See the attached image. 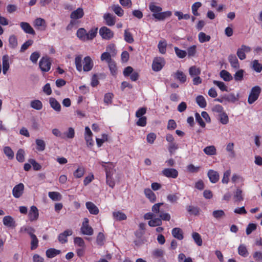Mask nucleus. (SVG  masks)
Listing matches in <instances>:
<instances>
[{"label":"nucleus","instance_id":"f257e3e1","mask_svg":"<svg viewBox=\"0 0 262 262\" xmlns=\"http://www.w3.org/2000/svg\"><path fill=\"white\" fill-rule=\"evenodd\" d=\"M149 9L152 13V16L158 21H163L172 15V12L166 11L162 12V8L156 6L154 3H151L149 5Z\"/></svg>","mask_w":262,"mask_h":262},{"label":"nucleus","instance_id":"f03ea898","mask_svg":"<svg viewBox=\"0 0 262 262\" xmlns=\"http://www.w3.org/2000/svg\"><path fill=\"white\" fill-rule=\"evenodd\" d=\"M81 62L82 56H77L75 58V63L76 69L78 71L81 72L83 69L84 72H89L93 69L94 66V62L91 57L88 56L84 58L83 61V67Z\"/></svg>","mask_w":262,"mask_h":262},{"label":"nucleus","instance_id":"7ed1b4c3","mask_svg":"<svg viewBox=\"0 0 262 262\" xmlns=\"http://www.w3.org/2000/svg\"><path fill=\"white\" fill-rule=\"evenodd\" d=\"M98 28H92L88 32L83 28L78 29L76 32L77 37L82 41L93 39L97 34Z\"/></svg>","mask_w":262,"mask_h":262},{"label":"nucleus","instance_id":"20e7f679","mask_svg":"<svg viewBox=\"0 0 262 262\" xmlns=\"http://www.w3.org/2000/svg\"><path fill=\"white\" fill-rule=\"evenodd\" d=\"M261 93V88L259 86H254L250 91L248 98V102L251 104L257 100Z\"/></svg>","mask_w":262,"mask_h":262},{"label":"nucleus","instance_id":"39448f33","mask_svg":"<svg viewBox=\"0 0 262 262\" xmlns=\"http://www.w3.org/2000/svg\"><path fill=\"white\" fill-rule=\"evenodd\" d=\"M52 61L48 56L42 57L39 62V67L43 72H47L51 69Z\"/></svg>","mask_w":262,"mask_h":262},{"label":"nucleus","instance_id":"423d86ee","mask_svg":"<svg viewBox=\"0 0 262 262\" xmlns=\"http://www.w3.org/2000/svg\"><path fill=\"white\" fill-rule=\"evenodd\" d=\"M89 220L88 218H84L80 228V232L83 235H92L94 230L89 225Z\"/></svg>","mask_w":262,"mask_h":262},{"label":"nucleus","instance_id":"0eeeda50","mask_svg":"<svg viewBox=\"0 0 262 262\" xmlns=\"http://www.w3.org/2000/svg\"><path fill=\"white\" fill-rule=\"evenodd\" d=\"M165 64V61L162 57H156L152 63V69L155 72L160 71Z\"/></svg>","mask_w":262,"mask_h":262},{"label":"nucleus","instance_id":"6e6552de","mask_svg":"<svg viewBox=\"0 0 262 262\" xmlns=\"http://www.w3.org/2000/svg\"><path fill=\"white\" fill-rule=\"evenodd\" d=\"M99 163L104 168L106 176L114 174L116 172V169L114 168L115 165L113 163L101 161Z\"/></svg>","mask_w":262,"mask_h":262},{"label":"nucleus","instance_id":"1a4fd4ad","mask_svg":"<svg viewBox=\"0 0 262 262\" xmlns=\"http://www.w3.org/2000/svg\"><path fill=\"white\" fill-rule=\"evenodd\" d=\"M99 34L102 38L110 40L114 36V32L106 27H102L99 30Z\"/></svg>","mask_w":262,"mask_h":262},{"label":"nucleus","instance_id":"9d476101","mask_svg":"<svg viewBox=\"0 0 262 262\" xmlns=\"http://www.w3.org/2000/svg\"><path fill=\"white\" fill-rule=\"evenodd\" d=\"M162 174L167 178L176 179L178 177L179 173L174 168H166L163 169Z\"/></svg>","mask_w":262,"mask_h":262},{"label":"nucleus","instance_id":"9b49d317","mask_svg":"<svg viewBox=\"0 0 262 262\" xmlns=\"http://www.w3.org/2000/svg\"><path fill=\"white\" fill-rule=\"evenodd\" d=\"M251 51V48L245 45H242L241 48L237 51V55L241 60H244L246 58V53H249Z\"/></svg>","mask_w":262,"mask_h":262},{"label":"nucleus","instance_id":"f8f14e48","mask_svg":"<svg viewBox=\"0 0 262 262\" xmlns=\"http://www.w3.org/2000/svg\"><path fill=\"white\" fill-rule=\"evenodd\" d=\"M24 185L23 183H19L15 185L12 190V194L15 198H20L24 192Z\"/></svg>","mask_w":262,"mask_h":262},{"label":"nucleus","instance_id":"ddd939ff","mask_svg":"<svg viewBox=\"0 0 262 262\" xmlns=\"http://www.w3.org/2000/svg\"><path fill=\"white\" fill-rule=\"evenodd\" d=\"M4 225L9 228H15L16 226L14 219L10 215L5 216L3 220Z\"/></svg>","mask_w":262,"mask_h":262},{"label":"nucleus","instance_id":"4468645a","mask_svg":"<svg viewBox=\"0 0 262 262\" xmlns=\"http://www.w3.org/2000/svg\"><path fill=\"white\" fill-rule=\"evenodd\" d=\"M34 27L40 31H45L46 29V23L44 19L37 18L34 21Z\"/></svg>","mask_w":262,"mask_h":262},{"label":"nucleus","instance_id":"2eb2a0df","mask_svg":"<svg viewBox=\"0 0 262 262\" xmlns=\"http://www.w3.org/2000/svg\"><path fill=\"white\" fill-rule=\"evenodd\" d=\"M39 216L38 210L35 206L31 207L28 216L30 221H34L38 219Z\"/></svg>","mask_w":262,"mask_h":262},{"label":"nucleus","instance_id":"dca6fc26","mask_svg":"<svg viewBox=\"0 0 262 262\" xmlns=\"http://www.w3.org/2000/svg\"><path fill=\"white\" fill-rule=\"evenodd\" d=\"M20 26L21 29L27 34H29L31 35H34L35 34V32L32 27L30 26V25L26 22H21L20 24Z\"/></svg>","mask_w":262,"mask_h":262},{"label":"nucleus","instance_id":"f3484780","mask_svg":"<svg viewBox=\"0 0 262 262\" xmlns=\"http://www.w3.org/2000/svg\"><path fill=\"white\" fill-rule=\"evenodd\" d=\"M73 232L71 230H65L63 232L59 234L58 239L61 244H64L68 242L67 237L72 234Z\"/></svg>","mask_w":262,"mask_h":262},{"label":"nucleus","instance_id":"a211bd4d","mask_svg":"<svg viewBox=\"0 0 262 262\" xmlns=\"http://www.w3.org/2000/svg\"><path fill=\"white\" fill-rule=\"evenodd\" d=\"M105 24L108 26H113L116 23V17L111 13H106L103 16Z\"/></svg>","mask_w":262,"mask_h":262},{"label":"nucleus","instance_id":"6ab92c4d","mask_svg":"<svg viewBox=\"0 0 262 262\" xmlns=\"http://www.w3.org/2000/svg\"><path fill=\"white\" fill-rule=\"evenodd\" d=\"M207 175L210 181L212 183H216L219 180L220 176L219 173L213 170H209L208 171Z\"/></svg>","mask_w":262,"mask_h":262},{"label":"nucleus","instance_id":"aec40b11","mask_svg":"<svg viewBox=\"0 0 262 262\" xmlns=\"http://www.w3.org/2000/svg\"><path fill=\"white\" fill-rule=\"evenodd\" d=\"M85 206L91 214L97 215L99 213L98 208L93 203L87 202L85 203Z\"/></svg>","mask_w":262,"mask_h":262},{"label":"nucleus","instance_id":"412c9836","mask_svg":"<svg viewBox=\"0 0 262 262\" xmlns=\"http://www.w3.org/2000/svg\"><path fill=\"white\" fill-rule=\"evenodd\" d=\"M84 12L83 9L82 8H78L71 13L70 17L73 19H78L82 18Z\"/></svg>","mask_w":262,"mask_h":262},{"label":"nucleus","instance_id":"4be33fe9","mask_svg":"<svg viewBox=\"0 0 262 262\" xmlns=\"http://www.w3.org/2000/svg\"><path fill=\"white\" fill-rule=\"evenodd\" d=\"M3 61V72L4 74H6L8 71L10 64H9V56L8 55H4L2 57Z\"/></svg>","mask_w":262,"mask_h":262},{"label":"nucleus","instance_id":"5701e85b","mask_svg":"<svg viewBox=\"0 0 262 262\" xmlns=\"http://www.w3.org/2000/svg\"><path fill=\"white\" fill-rule=\"evenodd\" d=\"M49 103L51 107L56 112H59L61 111V105L58 101L54 98H49Z\"/></svg>","mask_w":262,"mask_h":262},{"label":"nucleus","instance_id":"b1692460","mask_svg":"<svg viewBox=\"0 0 262 262\" xmlns=\"http://www.w3.org/2000/svg\"><path fill=\"white\" fill-rule=\"evenodd\" d=\"M172 236L179 240H182L184 238L183 233L180 228H174L171 231Z\"/></svg>","mask_w":262,"mask_h":262},{"label":"nucleus","instance_id":"393cba45","mask_svg":"<svg viewBox=\"0 0 262 262\" xmlns=\"http://www.w3.org/2000/svg\"><path fill=\"white\" fill-rule=\"evenodd\" d=\"M174 77L180 81L181 83H184L186 81V76L185 74L181 71L178 70L173 74Z\"/></svg>","mask_w":262,"mask_h":262},{"label":"nucleus","instance_id":"a878e982","mask_svg":"<svg viewBox=\"0 0 262 262\" xmlns=\"http://www.w3.org/2000/svg\"><path fill=\"white\" fill-rule=\"evenodd\" d=\"M144 194L147 198H148L151 203H154L156 201V194L149 188L144 189Z\"/></svg>","mask_w":262,"mask_h":262},{"label":"nucleus","instance_id":"bb28decb","mask_svg":"<svg viewBox=\"0 0 262 262\" xmlns=\"http://www.w3.org/2000/svg\"><path fill=\"white\" fill-rule=\"evenodd\" d=\"M228 60L232 67L237 69L239 65L236 56L234 54H231L228 57Z\"/></svg>","mask_w":262,"mask_h":262},{"label":"nucleus","instance_id":"cd10ccee","mask_svg":"<svg viewBox=\"0 0 262 262\" xmlns=\"http://www.w3.org/2000/svg\"><path fill=\"white\" fill-rule=\"evenodd\" d=\"M109 8L119 17H121L124 14V11L121 7L118 5H113L110 7Z\"/></svg>","mask_w":262,"mask_h":262},{"label":"nucleus","instance_id":"c85d7f7f","mask_svg":"<svg viewBox=\"0 0 262 262\" xmlns=\"http://www.w3.org/2000/svg\"><path fill=\"white\" fill-rule=\"evenodd\" d=\"M84 172V167L82 166H79L78 168L74 171L73 176L75 178H81L83 176Z\"/></svg>","mask_w":262,"mask_h":262},{"label":"nucleus","instance_id":"c756f323","mask_svg":"<svg viewBox=\"0 0 262 262\" xmlns=\"http://www.w3.org/2000/svg\"><path fill=\"white\" fill-rule=\"evenodd\" d=\"M60 252L61 251L59 250L54 248H50L46 251V254L47 257L52 258L59 254Z\"/></svg>","mask_w":262,"mask_h":262},{"label":"nucleus","instance_id":"7c9ffc66","mask_svg":"<svg viewBox=\"0 0 262 262\" xmlns=\"http://www.w3.org/2000/svg\"><path fill=\"white\" fill-rule=\"evenodd\" d=\"M218 119L220 122L224 125H226L229 122V117L225 112L218 115Z\"/></svg>","mask_w":262,"mask_h":262},{"label":"nucleus","instance_id":"2f4dec72","mask_svg":"<svg viewBox=\"0 0 262 262\" xmlns=\"http://www.w3.org/2000/svg\"><path fill=\"white\" fill-rule=\"evenodd\" d=\"M124 39L126 42L128 43H132L134 41V39L133 34L128 31V29H126L124 30Z\"/></svg>","mask_w":262,"mask_h":262},{"label":"nucleus","instance_id":"473e14b6","mask_svg":"<svg viewBox=\"0 0 262 262\" xmlns=\"http://www.w3.org/2000/svg\"><path fill=\"white\" fill-rule=\"evenodd\" d=\"M203 151L205 154L208 156H213L216 154V149L213 145L206 147L204 148Z\"/></svg>","mask_w":262,"mask_h":262},{"label":"nucleus","instance_id":"72a5a7b5","mask_svg":"<svg viewBox=\"0 0 262 262\" xmlns=\"http://www.w3.org/2000/svg\"><path fill=\"white\" fill-rule=\"evenodd\" d=\"M211 39L210 35H206L204 32H201L198 34V39L200 42L204 43L209 41Z\"/></svg>","mask_w":262,"mask_h":262},{"label":"nucleus","instance_id":"f704fd0d","mask_svg":"<svg viewBox=\"0 0 262 262\" xmlns=\"http://www.w3.org/2000/svg\"><path fill=\"white\" fill-rule=\"evenodd\" d=\"M167 43L165 40H161L159 42L158 48L160 53L164 54L166 52Z\"/></svg>","mask_w":262,"mask_h":262},{"label":"nucleus","instance_id":"c9c22d12","mask_svg":"<svg viewBox=\"0 0 262 262\" xmlns=\"http://www.w3.org/2000/svg\"><path fill=\"white\" fill-rule=\"evenodd\" d=\"M35 143L36 144V149L38 151H42L45 149L46 143L43 140L37 139L35 140Z\"/></svg>","mask_w":262,"mask_h":262},{"label":"nucleus","instance_id":"e433bc0d","mask_svg":"<svg viewBox=\"0 0 262 262\" xmlns=\"http://www.w3.org/2000/svg\"><path fill=\"white\" fill-rule=\"evenodd\" d=\"M17 39L14 35H11L9 38V47L12 49H15L17 46Z\"/></svg>","mask_w":262,"mask_h":262},{"label":"nucleus","instance_id":"4c0bfd02","mask_svg":"<svg viewBox=\"0 0 262 262\" xmlns=\"http://www.w3.org/2000/svg\"><path fill=\"white\" fill-rule=\"evenodd\" d=\"M234 143H229L227 146L226 149L227 152H229V157L232 158H234L235 157V152L234 150Z\"/></svg>","mask_w":262,"mask_h":262},{"label":"nucleus","instance_id":"58836bf2","mask_svg":"<svg viewBox=\"0 0 262 262\" xmlns=\"http://www.w3.org/2000/svg\"><path fill=\"white\" fill-rule=\"evenodd\" d=\"M196 102L201 108H204L207 105L206 100L202 95H199L196 97Z\"/></svg>","mask_w":262,"mask_h":262},{"label":"nucleus","instance_id":"ea45409f","mask_svg":"<svg viewBox=\"0 0 262 262\" xmlns=\"http://www.w3.org/2000/svg\"><path fill=\"white\" fill-rule=\"evenodd\" d=\"M220 76L226 81H230L232 79L231 75L225 70H223L220 72Z\"/></svg>","mask_w":262,"mask_h":262},{"label":"nucleus","instance_id":"a19ab883","mask_svg":"<svg viewBox=\"0 0 262 262\" xmlns=\"http://www.w3.org/2000/svg\"><path fill=\"white\" fill-rule=\"evenodd\" d=\"M189 73L191 77L199 76L201 74V70L196 66H191L189 69Z\"/></svg>","mask_w":262,"mask_h":262},{"label":"nucleus","instance_id":"79ce46f5","mask_svg":"<svg viewBox=\"0 0 262 262\" xmlns=\"http://www.w3.org/2000/svg\"><path fill=\"white\" fill-rule=\"evenodd\" d=\"M252 69L257 73H260L262 71V64L258 62L257 60H254L252 62Z\"/></svg>","mask_w":262,"mask_h":262},{"label":"nucleus","instance_id":"37998d69","mask_svg":"<svg viewBox=\"0 0 262 262\" xmlns=\"http://www.w3.org/2000/svg\"><path fill=\"white\" fill-rule=\"evenodd\" d=\"M113 215L114 219L117 221L125 220L127 218L125 213L121 211L114 212Z\"/></svg>","mask_w":262,"mask_h":262},{"label":"nucleus","instance_id":"c03bdc74","mask_svg":"<svg viewBox=\"0 0 262 262\" xmlns=\"http://www.w3.org/2000/svg\"><path fill=\"white\" fill-rule=\"evenodd\" d=\"M31 107L36 110H40L42 108V102L39 100H34L31 102Z\"/></svg>","mask_w":262,"mask_h":262},{"label":"nucleus","instance_id":"a18cd8bd","mask_svg":"<svg viewBox=\"0 0 262 262\" xmlns=\"http://www.w3.org/2000/svg\"><path fill=\"white\" fill-rule=\"evenodd\" d=\"M100 59L102 61H106L107 64L114 61V60H113L111 58L110 53L107 52L103 53L101 55Z\"/></svg>","mask_w":262,"mask_h":262},{"label":"nucleus","instance_id":"49530a36","mask_svg":"<svg viewBox=\"0 0 262 262\" xmlns=\"http://www.w3.org/2000/svg\"><path fill=\"white\" fill-rule=\"evenodd\" d=\"M114 97V94L112 93H107L104 95V103L107 105H110L112 103V100Z\"/></svg>","mask_w":262,"mask_h":262},{"label":"nucleus","instance_id":"de8ad7c7","mask_svg":"<svg viewBox=\"0 0 262 262\" xmlns=\"http://www.w3.org/2000/svg\"><path fill=\"white\" fill-rule=\"evenodd\" d=\"M148 225L150 227H156L161 226L162 224L161 219L160 218H154L148 221Z\"/></svg>","mask_w":262,"mask_h":262},{"label":"nucleus","instance_id":"09e8293b","mask_svg":"<svg viewBox=\"0 0 262 262\" xmlns=\"http://www.w3.org/2000/svg\"><path fill=\"white\" fill-rule=\"evenodd\" d=\"M114 174H110L106 176V183L111 188H114L116 183L113 178Z\"/></svg>","mask_w":262,"mask_h":262},{"label":"nucleus","instance_id":"8fccbe9b","mask_svg":"<svg viewBox=\"0 0 262 262\" xmlns=\"http://www.w3.org/2000/svg\"><path fill=\"white\" fill-rule=\"evenodd\" d=\"M31 237V246L30 249L32 250L36 249L38 246V239L35 235L32 236Z\"/></svg>","mask_w":262,"mask_h":262},{"label":"nucleus","instance_id":"3c124183","mask_svg":"<svg viewBox=\"0 0 262 262\" xmlns=\"http://www.w3.org/2000/svg\"><path fill=\"white\" fill-rule=\"evenodd\" d=\"M48 195L49 197L53 201H59L61 199V195L58 192H49Z\"/></svg>","mask_w":262,"mask_h":262},{"label":"nucleus","instance_id":"603ef678","mask_svg":"<svg viewBox=\"0 0 262 262\" xmlns=\"http://www.w3.org/2000/svg\"><path fill=\"white\" fill-rule=\"evenodd\" d=\"M192 237L198 246H201L202 245V239L200 234L197 232H193L192 234Z\"/></svg>","mask_w":262,"mask_h":262},{"label":"nucleus","instance_id":"864d4df0","mask_svg":"<svg viewBox=\"0 0 262 262\" xmlns=\"http://www.w3.org/2000/svg\"><path fill=\"white\" fill-rule=\"evenodd\" d=\"M4 152L8 158L10 160L13 159L14 152L9 146H6L4 148Z\"/></svg>","mask_w":262,"mask_h":262},{"label":"nucleus","instance_id":"5fc2aeb1","mask_svg":"<svg viewBox=\"0 0 262 262\" xmlns=\"http://www.w3.org/2000/svg\"><path fill=\"white\" fill-rule=\"evenodd\" d=\"M238 252L240 255L243 257H247L248 255V250L246 246L243 244H241L239 246Z\"/></svg>","mask_w":262,"mask_h":262},{"label":"nucleus","instance_id":"6e6d98bb","mask_svg":"<svg viewBox=\"0 0 262 262\" xmlns=\"http://www.w3.org/2000/svg\"><path fill=\"white\" fill-rule=\"evenodd\" d=\"M174 50L176 54L180 58H184L187 55V52L185 50L180 49L178 47H175Z\"/></svg>","mask_w":262,"mask_h":262},{"label":"nucleus","instance_id":"4d7b16f0","mask_svg":"<svg viewBox=\"0 0 262 262\" xmlns=\"http://www.w3.org/2000/svg\"><path fill=\"white\" fill-rule=\"evenodd\" d=\"M242 193L243 191L240 188H238L236 189V190L234 194V198L235 201L241 202L244 200Z\"/></svg>","mask_w":262,"mask_h":262},{"label":"nucleus","instance_id":"13d9d810","mask_svg":"<svg viewBox=\"0 0 262 262\" xmlns=\"http://www.w3.org/2000/svg\"><path fill=\"white\" fill-rule=\"evenodd\" d=\"M187 210L190 214L195 215H198L200 212V208L199 207L191 205L187 206Z\"/></svg>","mask_w":262,"mask_h":262},{"label":"nucleus","instance_id":"bf43d9fd","mask_svg":"<svg viewBox=\"0 0 262 262\" xmlns=\"http://www.w3.org/2000/svg\"><path fill=\"white\" fill-rule=\"evenodd\" d=\"M187 54L189 57H194L196 53V46L192 45L187 48Z\"/></svg>","mask_w":262,"mask_h":262},{"label":"nucleus","instance_id":"052dcab7","mask_svg":"<svg viewBox=\"0 0 262 262\" xmlns=\"http://www.w3.org/2000/svg\"><path fill=\"white\" fill-rule=\"evenodd\" d=\"M201 6L202 4L199 2H196L192 5L191 7L192 12L194 16L200 15V14L198 12V10L200 7H201Z\"/></svg>","mask_w":262,"mask_h":262},{"label":"nucleus","instance_id":"680f3d73","mask_svg":"<svg viewBox=\"0 0 262 262\" xmlns=\"http://www.w3.org/2000/svg\"><path fill=\"white\" fill-rule=\"evenodd\" d=\"M16 158L17 160L19 162H23L25 160V151L22 149H19L18 150L16 155Z\"/></svg>","mask_w":262,"mask_h":262},{"label":"nucleus","instance_id":"e2e57ef3","mask_svg":"<svg viewBox=\"0 0 262 262\" xmlns=\"http://www.w3.org/2000/svg\"><path fill=\"white\" fill-rule=\"evenodd\" d=\"M107 64L108 66L109 69L111 71V74L113 76H115L117 73V68L115 61L114 60L111 62L108 63Z\"/></svg>","mask_w":262,"mask_h":262},{"label":"nucleus","instance_id":"0e129e2a","mask_svg":"<svg viewBox=\"0 0 262 262\" xmlns=\"http://www.w3.org/2000/svg\"><path fill=\"white\" fill-rule=\"evenodd\" d=\"M174 15L178 17L179 20L185 19L188 20L190 18V15L188 14H184L181 11H176L174 12Z\"/></svg>","mask_w":262,"mask_h":262},{"label":"nucleus","instance_id":"69168bd1","mask_svg":"<svg viewBox=\"0 0 262 262\" xmlns=\"http://www.w3.org/2000/svg\"><path fill=\"white\" fill-rule=\"evenodd\" d=\"M213 83L217 86L222 91H228V88L223 82L214 80Z\"/></svg>","mask_w":262,"mask_h":262},{"label":"nucleus","instance_id":"338daca9","mask_svg":"<svg viewBox=\"0 0 262 262\" xmlns=\"http://www.w3.org/2000/svg\"><path fill=\"white\" fill-rule=\"evenodd\" d=\"M212 215L216 219H221L225 215V213L223 210H214L212 212Z\"/></svg>","mask_w":262,"mask_h":262},{"label":"nucleus","instance_id":"774afa93","mask_svg":"<svg viewBox=\"0 0 262 262\" xmlns=\"http://www.w3.org/2000/svg\"><path fill=\"white\" fill-rule=\"evenodd\" d=\"M178 148L179 145L176 143H170L168 147V150L170 155H173Z\"/></svg>","mask_w":262,"mask_h":262}]
</instances>
